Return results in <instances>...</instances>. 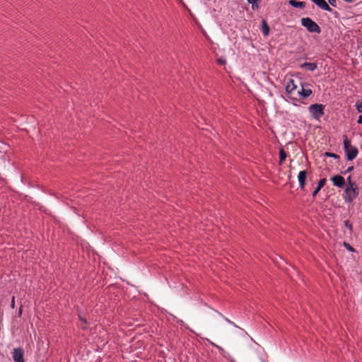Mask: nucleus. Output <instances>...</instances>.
<instances>
[{
    "mask_svg": "<svg viewBox=\"0 0 362 362\" xmlns=\"http://www.w3.org/2000/svg\"><path fill=\"white\" fill-rule=\"evenodd\" d=\"M330 180L333 182V185L337 187L343 188L345 185V180L341 175L332 176Z\"/></svg>",
    "mask_w": 362,
    "mask_h": 362,
    "instance_id": "nucleus-7",
    "label": "nucleus"
},
{
    "mask_svg": "<svg viewBox=\"0 0 362 362\" xmlns=\"http://www.w3.org/2000/svg\"><path fill=\"white\" fill-rule=\"evenodd\" d=\"M313 2H314L319 8L329 11L332 12L333 10L331 8V7L327 4L325 0H311Z\"/></svg>",
    "mask_w": 362,
    "mask_h": 362,
    "instance_id": "nucleus-9",
    "label": "nucleus"
},
{
    "mask_svg": "<svg viewBox=\"0 0 362 362\" xmlns=\"http://www.w3.org/2000/svg\"><path fill=\"white\" fill-rule=\"evenodd\" d=\"M24 351L22 348H15L12 352V357L14 362H25L24 358Z\"/></svg>",
    "mask_w": 362,
    "mask_h": 362,
    "instance_id": "nucleus-5",
    "label": "nucleus"
},
{
    "mask_svg": "<svg viewBox=\"0 0 362 362\" xmlns=\"http://www.w3.org/2000/svg\"><path fill=\"white\" fill-rule=\"evenodd\" d=\"M325 105L322 104L315 103L308 107V110L312 116L315 119H320L325 114Z\"/></svg>",
    "mask_w": 362,
    "mask_h": 362,
    "instance_id": "nucleus-4",
    "label": "nucleus"
},
{
    "mask_svg": "<svg viewBox=\"0 0 362 362\" xmlns=\"http://www.w3.org/2000/svg\"><path fill=\"white\" fill-rule=\"evenodd\" d=\"M287 157V153L283 148L279 150V165H281Z\"/></svg>",
    "mask_w": 362,
    "mask_h": 362,
    "instance_id": "nucleus-15",
    "label": "nucleus"
},
{
    "mask_svg": "<svg viewBox=\"0 0 362 362\" xmlns=\"http://www.w3.org/2000/svg\"><path fill=\"white\" fill-rule=\"evenodd\" d=\"M344 138V148L346 156L348 160H354L358 153L357 147L353 146L351 144V141L348 139L346 135L343 136Z\"/></svg>",
    "mask_w": 362,
    "mask_h": 362,
    "instance_id": "nucleus-1",
    "label": "nucleus"
},
{
    "mask_svg": "<svg viewBox=\"0 0 362 362\" xmlns=\"http://www.w3.org/2000/svg\"><path fill=\"white\" fill-rule=\"evenodd\" d=\"M262 32L264 36H267L269 33V26L264 20L262 21Z\"/></svg>",
    "mask_w": 362,
    "mask_h": 362,
    "instance_id": "nucleus-14",
    "label": "nucleus"
},
{
    "mask_svg": "<svg viewBox=\"0 0 362 362\" xmlns=\"http://www.w3.org/2000/svg\"><path fill=\"white\" fill-rule=\"evenodd\" d=\"M358 123L362 124V115H360L358 119Z\"/></svg>",
    "mask_w": 362,
    "mask_h": 362,
    "instance_id": "nucleus-27",
    "label": "nucleus"
},
{
    "mask_svg": "<svg viewBox=\"0 0 362 362\" xmlns=\"http://www.w3.org/2000/svg\"><path fill=\"white\" fill-rule=\"evenodd\" d=\"M329 4L332 6H337V0H328Z\"/></svg>",
    "mask_w": 362,
    "mask_h": 362,
    "instance_id": "nucleus-24",
    "label": "nucleus"
},
{
    "mask_svg": "<svg viewBox=\"0 0 362 362\" xmlns=\"http://www.w3.org/2000/svg\"><path fill=\"white\" fill-rule=\"evenodd\" d=\"M327 182L326 178H322L320 180V181L317 183V186L315 188V189L313 191L312 196L313 197H315L317 193L320 192V190L325 186V183Z\"/></svg>",
    "mask_w": 362,
    "mask_h": 362,
    "instance_id": "nucleus-11",
    "label": "nucleus"
},
{
    "mask_svg": "<svg viewBox=\"0 0 362 362\" xmlns=\"http://www.w3.org/2000/svg\"><path fill=\"white\" fill-rule=\"evenodd\" d=\"M354 170V166H350L347 168V170L344 172V173H348L351 172Z\"/></svg>",
    "mask_w": 362,
    "mask_h": 362,
    "instance_id": "nucleus-25",
    "label": "nucleus"
},
{
    "mask_svg": "<svg viewBox=\"0 0 362 362\" xmlns=\"http://www.w3.org/2000/svg\"><path fill=\"white\" fill-rule=\"evenodd\" d=\"M355 107L359 112H362V98L356 102Z\"/></svg>",
    "mask_w": 362,
    "mask_h": 362,
    "instance_id": "nucleus-16",
    "label": "nucleus"
},
{
    "mask_svg": "<svg viewBox=\"0 0 362 362\" xmlns=\"http://www.w3.org/2000/svg\"><path fill=\"white\" fill-rule=\"evenodd\" d=\"M79 319L81 320V327L83 329H86L87 328V321L85 318L79 316Z\"/></svg>",
    "mask_w": 362,
    "mask_h": 362,
    "instance_id": "nucleus-17",
    "label": "nucleus"
},
{
    "mask_svg": "<svg viewBox=\"0 0 362 362\" xmlns=\"http://www.w3.org/2000/svg\"><path fill=\"white\" fill-rule=\"evenodd\" d=\"M297 89V85L294 83L293 79H289L288 82L286 86V90L290 95L295 94V92Z\"/></svg>",
    "mask_w": 362,
    "mask_h": 362,
    "instance_id": "nucleus-10",
    "label": "nucleus"
},
{
    "mask_svg": "<svg viewBox=\"0 0 362 362\" xmlns=\"http://www.w3.org/2000/svg\"><path fill=\"white\" fill-rule=\"evenodd\" d=\"M344 225L350 230V231H352L353 230V226L352 224L349 222V221H344Z\"/></svg>",
    "mask_w": 362,
    "mask_h": 362,
    "instance_id": "nucleus-22",
    "label": "nucleus"
},
{
    "mask_svg": "<svg viewBox=\"0 0 362 362\" xmlns=\"http://www.w3.org/2000/svg\"><path fill=\"white\" fill-rule=\"evenodd\" d=\"M247 1L249 4H252V9H255V8L258 7V6L255 4L257 2L262 1V0H247Z\"/></svg>",
    "mask_w": 362,
    "mask_h": 362,
    "instance_id": "nucleus-19",
    "label": "nucleus"
},
{
    "mask_svg": "<svg viewBox=\"0 0 362 362\" xmlns=\"http://www.w3.org/2000/svg\"><path fill=\"white\" fill-rule=\"evenodd\" d=\"M300 67L313 71L317 69V64L316 63L305 62L300 65Z\"/></svg>",
    "mask_w": 362,
    "mask_h": 362,
    "instance_id": "nucleus-12",
    "label": "nucleus"
},
{
    "mask_svg": "<svg viewBox=\"0 0 362 362\" xmlns=\"http://www.w3.org/2000/svg\"><path fill=\"white\" fill-rule=\"evenodd\" d=\"M358 195V190L357 185L355 186H346L343 198L345 202H352Z\"/></svg>",
    "mask_w": 362,
    "mask_h": 362,
    "instance_id": "nucleus-3",
    "label": "nucleus"
},
{
    "mask_svg": "<svg viewBox=\"0 0 362 362\" xmlns=\"http://www.w3.org/2000/svg\"><path fill=\"white\" fill-rule=\"evenodd\" d=\"M224 319H225L228 322H229V323H230V324H233V322H231V321H230V320H228V318L224 317Z\"/></svg>",
    "mask_w": 362,
    "mask_h": 362,
    "instance_id": "nucleus-28",
    "label": "nucleus"
},
{
    "mask_svg": "<svg viewBox=\"0 0 362 362\" xmlns=\"http://www.w3.org/2000/svg\"><path fill=\"white\" fill-rule=\"evenodd\" d=\"M11 306L12 308H14V307H15V298H14V296H13V298H12L11 303Z\"/></svg>",
    "mask_w": 362,
    "mask_h": 362,
    "instance_id": "nucleus-26",
    "label": "nucleus"
},
{
    "mask_svg": "<svg viewBox=\"0 0 362 362\" xmlns=\"http://www.w3.org/2000/svg\"><path fill=\"white\" fill-rule=\"evenodd\" d=\"M344 1L347 2V3H352V2H354V0H344Z\"/></svg>",
    "mask_w": 362,
    "mask_h": 362,
    "instance_id": "nucleus-29",
    "label": "nucleus"
},
{
    "mask_svg": "<svg viewBox=\"0 0 362 362\" xmlns=\"http://www.w3.org/2000/svg\"><path fill=\"white\" fill-rule=\"evenodd\" d=\"M307 170L300 171L298 175V180L299 182V186L301 190H303L305 187V181L307 178Z\"/></svg>",
    "mask_w": 362,
    "mask_h": 362,
    "instance_id": "nucleus-8",
    "label": "nucleus"
},
{
    "mask_svg": "<svg viewBox=\"0 0 362 362\" xmlns=\"http://www.w3.org/2000/svg\"><path fill=\"white\" fill-rule=\"evenodd\" d=\"M344 246L346 247V249L350 252H355V249L351 246L350 245V244H349L348 243L346 242H344Z\"/></svg>",
    "mask_w": 362,
    "mask_h": 362,
    "instance_id": "nucleus-20",
    "label": "nucleus"
},
{
    "mask_svg": "<svg viewBox=\"0 0 362 362\" xmlns=\"http://www.w3.org/2000/svg\"><path fill=\"white\" fill-rule=\"evenodd\" d=\"M289 4L295 8H303L305 7V2L304 1H297L296 0H290Z\"/></svg>",
    "mask_w": 362,
    "mask_h": 362,
    "instance_id": "nucleus-13",
    "label": "nucleus"
},
{
    "mask_svg": "<svg viewBox=\"0 0 362 362\" xmlns=\"http://www.w3.org/2000/svg\"><path fill=\"white\" fill-rule=\"evenodd\" d=\"M325 156L326 157L334 158H337V159H339L340 158L339 155H337L334 153H331V152H326L325 153Z\"/></svg>",
    "mask_w": 362,
    "mask_h": 362,
    "instance_id": "nucleus-18",
    "label": "nucleus"
},
{
    "mask_svg": "<svg viewBox=\"0 0 362 362\" xmlns=\"http://www.w3.org/2000/svg\"><path fill=\"white\" fill-rule=\"evenodd\" d=\"M301 25L306 28L308 32L310 33H321V28L318 25L317 23H315L314 21H313L310 18L306 17L303 18L300 20Z\"/></svg>",
    "mask_w": 362,
    "mask_h": 362,
    "instance_id": "nucleus-2",
    "label": "nucleus"
},
{
    "mask_svg": "<svg viewBox=\"0 0 362 362\" xmlns=\"http://www.w3.org/2000/svg\"><path fill=\"white\" fill-rule=\"evenodd\" d=\"M217 62H218V64H219L221 65H223L226 64V60L223 59L219 58L217 59Z\"/></svg>",
    "mask_w": 362,
    "mask_h": 362,
    "instance_id": "nucleus-23",
    "label": "nucleus"
},
{
    "mask_svg": "<svg viewBox=\"0 0 362 362\" xmlns=\"http://www.w3.org/2000/svg\"><path fill=\"white\" fill-rule=\"evenodd\" d=\"M356 183L355 182L351 181V177L349 176L347 178V185L346 186H355Z\"/></svg>",
    "mask_w": 362,
    "mask_h": 362,
    "instance_id": "nucleus-21",
    "label": "nucleus"
},
{
    "mask_svg": "<svg viewBox=\"0 0 362 362\" xmlns=\"http://www.w3.org/2000/svg\"><path fill=\"white\" fill-rule=\"evenodd\" d=\"M308 86V84L307 83L302 84L301 89L297 91V94L299 95L300 98L305 99L312 95V90L310 88H305Z\"/></svg>",
    "mask_w": 362,
    "mask_h": 362,
    "instance_id": "nucleus-6",
    "label": "nucleus"
}]
</instances>
